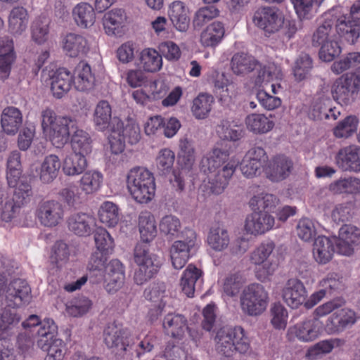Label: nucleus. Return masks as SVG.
<instances>
[{"instance_id": "obj_1", "label": "nucleus", "mask_w": 360, "mask_h": 360, "mask_svg": "<svg viewBox=\"0 0 360 360\" xmlns=\"http://www.w3.org/2000/svg\"><path fill=\"white\" fill-rule=\"evenodd\" d=\"M139 229L143 243H139L134 250V260L138 266L134 279L137 285H143L151 279L159 271L160 263L158 257L150 252L148 243L156 236L155 219L148 211L141 212L138 218Z\"/></svg>"}, {"instance_id": "obj_2", "label": "nucleus", "mask_w": 360, "mask_h": 360, "mask_svg": "<svg viewBox=\"0 0 360 360\" xmlns=\"http://www.w3.org/2000/svg\"><path fill=\"white\" fill-rule=\"evenodd\" d=\"M345 304V300L342 297H336L319 305L314 311L313 319H306L288 328V340L293 341L297 338L303 342L314 341L319 337L322 328V323L319 318L330 314Z\"/></svg>"}, {"instance_id": "obj_3", "label": "nucleus", "mask_w": 360, "mask_h": 360, "mask_svg": "<svg viewBox=\"0 0 360 360\" xmlns=\"http://www.w3.org/2000/svg\"><path fill=\"white\" fill-rule=\"evenodd\" d=\"M217 352L226 357L236 353L245 354L250 352V340L241 326L222 327L214 337Z\"/></svg>"}, {"instance_id": "obj_4", "label": "nucleus", "mask_w": 360, "mask_h": 360, "mask_svg": "<svg viewBox=\"0 0 360 360\" xmlns=\"http://www.w3.org/2000/svg\"><path fill=\"white\" fill-rule=\"evenodd\" d=\"M127 188L136 202L146 203L150 201L155 191L153 173L142 167L132 168L127 175Z\"/></svg>"}, {"instance_id": "obj_5", "label": "nucleus", "mask_w": 360, "mask_h": 360, "mask_svg": "<svg viewBox=\"0 0 360 360\" xmlns=\"http://www.w3.org/2000/svg\"><path fill=\"white\" fill-rule=\"evenodd\" d=\"M274 248L273 242L262 243L250 254V262L255 266V277L261 282L270 281L278 269L277 262L271 258Z\"/></svg>"}, {"instance_id": "obj_6", "label": "nucleus", "mask_w": 360, "mask_h": 360, "mask_svg": "<svg viewBox=\"0 0 360 360\" xmlns=\"http://www.w3.org/2000/svg\"><path fill=\"white\" fill-rule=\"evenodd\" d=\"M141 139L139 125L133 121H129L124 126L122 120L114 117L111 127V133L108 137L110 150L114 154L121 153L125 147V142L133 145Z\"/></svg>"}, {"instance_id": "obj_7", "label": "nucleus", "mask_w": 360, "mask_h": 360, "mask_svg": "<svg viewBox=\"0 0 360 360\" xmlns=\"http://www.w3.org/2000/svg\"><path fill=\"white\" fill-rule=\"evenodd\" d=\"M32 195L31 186L27 183H21L11 198L6 197L5 192L0 188V219L11 221L20 213L21 207L30 200Z\"/></svg>"}, {"instance_id": "obj_8", "label": "nucleus", "mask_w": 360, "mask_h": 360, "mask_svg": "<svg viewBox=\"0 0 360 360\" xmlns=\"http://www.w3.org/2000/svg\"><path fill=\"white\" fill-rule=\"evenodd\" d=\"M359 89L360 68L338 78L332 85L331 94L339 104L347 106L354 102Z\"/></svg>"}, {"instance_id": "obj_9", "label": "nucleus", "mask_w": 360, "mask_h": 360, "mask_svg": "<svg viewBox=\"0 0 360 360\" xmlns=\"http://www.w3.org/2000/svg\"><path fill=\"white\" fill-rule=\"evenodd\" d=\"M268 302V292L259 283L249 285L244 289L240 297L242 311L251 316L262 314L266 310Z\"/></svg>"}, {"instance_id": "obj_10", "label": "nucleus", "mask_w": 360, "mask_h": 360, "mask_svg": "<svg viewBox=\"0 0 360 360\" xmlns=\"http://www.w3.org/2000/svg\"><path fill=\"white\" fill-rule=\"evenodd\" d=\"M105 344L118 355L131 352L134 342L127 328L115 323L108 324L103 331Z\"/></svg>"}, {"instance_id": "obj_11", "label": "nucleus", "mask_w": 360, "mask_h": 360, "mask_svg": "<svg viewBox=\"0 0 360 360\" xmlns=\"http://www.w3.org/2000/svg\"><path fill=\"white\" fill-rule=\"evenodd\" d=\"M185 236L174 241L169 250L172 266L182 269L188 262L191 250L197 245V234L194 230H186Z\"/></svg>"}, {"instance_id": "obj_12", "label": "nucleus", "mask_w": 360, "mask_h": 360, "mask_svg": "<svg viewBox=\"0 0 360 360\" xmlns=\"http://www.w3.org/2000/svg\"><path fill=\"white\" fill-rule=\"evenodd\" d=\"M42 79L51 86L53 96L62 98L71 88L73 77L66 68H61L56 70L45 69L41 72Z\"/></svg>"}, {"instance_id": "obj_13", "label": "nucleus", "mask_w": 360, "mask_h": 360, "mask_svg": "<svg viewBox=\"0 0 360 360\" xmlns=\"http://www.w3.org/2000/svg\"><path fill=\"white\" fill-rule=\"evenodd\" d=\"M342 307L333 311V314L326 319L323 328L328 335L339 334L356 323V313Z\"/></svg>"}, {"instance_id": "obj_14", "label": "nucleus", "mask_w": 360, "mask_h": 360, "mask_svg": "<svg viewBox=\"0 0 360 360\" xmlns=\"http://www.w3.org/2000/svg\"><path fill=\"white\" fill-rule=\"evenodd\" d=\"M35 215L42 226L53 227L62 221L64 210L63 205L56 200H44L38 204Z\"/></svg>"}, {"instance_id": "obj_15", "label": "nucleus", "mask_w": 360, "mask_h": 360, "mask_svg": "<svg viewBox=\"0 0 360 360\" xmlns=\"http://www.w3.org/2000/svg\"><path fill=\"white\" fill-rule=\"evenodd\" d=\"M253 22L266 32L275 33L283 25L284 18L276 8L263 7L255 13Z\"/></svg>"}, {"instance_id": "obj_16", "label": "nucleus", "mask_w": 360, "mask_h": 360, "mask_svg": "<svg viewBox=\"0 0 360 360\" xmlns=\"http://www.w3.org/2000/svg\"><path fill=\"white\" fill-rule=\"evenodd\" d=\"M266 160L267 155L264 148L259 146L253 147L243 157L240 169L245 176L252 178L261 173Z\"/></svg>"}, {"instance_id": "obj_17", "label": "nucleus", "mask_w": 360, "mask_h": 360, "mask_svg": "<svg viewBox=\"0 0 360 360\" xmlns=\"http://www.w3.org/2000/svg\"><path fill=\"white\" fill-rule=\"evenodd\" d=\"M31 289L27 283L18 278L11 281L6 292V303L8 307L15 308L28 304L30 301Z\"/></svg>"}, {"instance_id": "obj_18", "label": "nucleus", "mask_w": 360, "mask_h": 360, "mask_svg": "<svg viewBox=\"0 0 360 360\" xmlns=\"http://www.w3.org/2000/svg\"><path fill=\"white\" fill-rule=\"evenodd\" d=\"M281 295L284 302L288 307L297 309L304 303L307 292L301 281L297 278H290L285 283Z\"/></svg>"}, {"instance_id": "obj_19", "label": "nucleus", "mask_w": 360, "mask_h": 360, "mask_svg": "<svg viewBox=\"0 0 360 360\" xmlns=\"http://www.w3.org/2000/svg\"><path fill=\"white\" fill-rule=\"evenodd\" d=\"M77 122L68 117H60L56 124L45 133L56 148L63 147L69 140L70 135L76 129Z\"/></svg>"}, {"instance_id": "obj_20", "label": "nucleus", "mask_w": 360, "mask_h": 360, "mask_svg": "<svg viewBox=\"0 0 360 360\" xmlns=\"http://www.w3.org/2000/svg\"><path fill=\"white\" fill-rule=\"evenodd\" d=\"M274 224V217L267 211L253 212L245 219V230L248 234L258 236L270 231Z\"/></svg>"}, {"instance_id": "obj_21", "label": "nucleus", "mask_w": 360, "mask_h": 360, "mask_svg": "<svg viewBox=\"0 0 360 360\" xmlns=\"http://www.w3.org/2000/svg\"><path fill=\"white\" fill-rule=\"evenodd\" d=\"M70 231L79 236H90L96 226V219L87 212H76L71 214L67 221Z\"/></svg>"}, {"instance_id": "obj_22", "label": "nucleus", "mask_w": 360, "mask_h": 360, "mask_svg": "<svg viewBox=\"0 0 360 360\" xmlns=\"http://www.w3.org/2000/svg\"><path fill=\"white\" fill-rule=\"evenodd\" d=\"M236 164L230 161L215 172H209L207 175L210 188L212 193H221L228 186L231 178L235 172Z\"/></svg>"}, {"instance_id": "obj_23", "label": "nucleus", "mask_w": 360, "mask_h": 360, "mask_svg": "<svg viewBox=\"0 0 360 360\" xmlns=\"http://www.w3.org/2000/svg\"><path fill=\"white\" fill-rule=\"evenodd\" d=\"M336 162L345 171L360 172V146L351 145L340 149Z\"/></svg>"}, {"instance_id": "obj_24", "label": "nucleus", "mask_w": 360, "mask_h": 360, "mask_svg": "<svg viewBox=\"0 0 360 360\" xmlns=\"http://www.w3.org/2000/svg\"><path fill=\"white\" fill-rule=\"evenodd\" d=\"M16 58L13 40L8 36L0 38V77H8Z\"/></svg>"}, {"instance_id": "obj_25", "label": "nucleus", "mask_w": 360, "mask_h": 360, "mask_svg": "<svg viewBox=\"0 0 360 360\" xmlns=\"http://www.w3.org/2000/svg\"><path fill=\"white\" fill-rule=\"evenodd\" d=\"M291 158L284 155H278L272 158L267 168L269 178L273 181H280L286 179L293 169Z\"/></svg>"}, {"instance_id": "obj_26", "label": "nucleus", "mask_w": 360, "mask_h": 360, "mask_svg": "<svg viewBox=\"0 0 360 360\" xmlns=\"http://www.w3.org/2000/svg\"><path fill=\"white\" fill-rule=\"evenodd\" d=\"M260 63L255 58L244 52L235 53L231 60V70L237 76H245L255 70L258 73Z\"/></svg>"}, {"instance_id": "obj_27", "label": "nucleus", "mask_w": 360, "mask_h": 360, "mask_svg": "<svg viewBox=\"0 0 360 360\" xmlns=\"http://www.w3.org/2000/svg\"><path fill=\"white\" fill-rule=\"evenodd\" d=\"M330 99L327 87H322L314 98L309 110V117L314 120L329 119V112H333V108L329 106Z\"/></svg>"}, {"instance_id": "obj_28", "label": "nucleus", "mask_w": 360, "mask_h": 360, "mask_svg": "<svg viewBox=\"0 0 360 360\" xmlns=\"http://www.w3.org/2000/svg\"><path fill=\"white\" fill-rule=\"evenodd\" d=\"M159 229L168 240L184 237L186 230H193L188 227H183L179 218L173 214H166L161 218Z\"/></svg>"}, {"instance_id": "obj_29", "label": "nucleus", "mask_w": 360, "mask_h": 360, "mask_svg": "<svg viewBox=\"0 0 360 360\" xmlns=\"http://www.w3.org/2000/svg\"><path fill=\"white\" fill-rule=\"evenodd\" d=\"M20 321L21 316L14 308L7 306L0 310V334L5 340L18 332Z\"/></svg>"}, {"instance_id": "obj_30", "label": "nucleus", "mask_w": 360, "mask_h": 360, "mask_svg": "<svg viewBox=\"0 0 360 360\" xmlns=\"http://www.w3.org/2000/svg\"><path fill=\"white\" fill-rule=\"evenodd\" d=\"M63 49L66 55L75 58L84 56L89 50L87 40L81 34H68L63 41Z\"/></svg>"}, {"instance_id": "obj_31", "label": "nucleus", "mask_w": 360, "mask_h": 360, "mask_svg": "<svg viewBox=\"0 0 360 360\" xmlns=\"http://www.w3.org/2000/svg\"><path fill=\"white\" fill-rule=\"evenodd\" d=\"M331 19L334 20L336 32L340 37L352 44L356 42L360 36V28L349 16L342 15L338 19Z\"/></svg>"}, {"instance_id": "obj_32", "label": "nucleus", "mask_w": 360, "mask_h": 360, "mask_svg": "<svg viewBox=\"0 0 360 360\" xmlns=\"http://www.w3.org/2000/svg\"><path fill=\"white\" fill-rule=\"evenodd\" d=\"M112 108L109 102L105 100L100 101L96 105L93 122L96 130L104 131L107 129L111 131L112 124Z\"/></svg>"}, {"instance_id": "obj_33", "label": "nucleus", "mask_w": 360, "mask_h": 360, "mask_svg": "<svg viewBox=\"0 0 360 360\" xmlns=\"http://www.w3.org/2000/svg\"><path fill=\"white\" fill-rule=\"evenodd\" d=\"M95 77L90 65L85 61H80L76 66L74 72L73 84L80 91H86L93 89Z\"/></svg>"}, {"instance_id": "obj_34", "label": "nucleus", "mask_w": 360, "mask_h": 360, "mask_svg": "<svg viewBox=\"0 0 360 360\" xmlns=\"http://www.w3.org/2000/svg\"><path fill=\"white\" fill-rule=\"evenodd\" d=\"M202 272L195 265L190 264L184 270L181 278L180 285L182 291L186 296L191 297L194 295L196 286H200Z\"/></svg>"}, {"instance_id": "obj_35", "label": "nucleus", "mask_w": 360, "mask_h": 360, "mask_svg": "<svg viewBox=\"0 0 360 360\" xmlns=\"http://www.w3.org/2000/svg\"><path fill=\"white\" fill-rule=\"evenodd\" d=\"M22 123L21 111L13 106L5 108L1 116V124L4 131L8 135H15Z\"/></svg>"}, {"instance_id": "obj_36", "label": "nucleus", "mask_w": 360, "mask_h": 360, "mask_svg": "<svg viewBox=\"0 0 360 360\" xmlns=\"http://www.w3.org/2000/svg\"><path fill=\"white\" fill-rule=\"evenodd\" d=\"M29 14L22 6H15L8 15V30L14 36L22 35L27 28Z\"/></svg>"}, {"instance_id": "obj_37", "label": "nucleus", "mask_w": 360, "mask_h": 360, "mask_svg": "<svg viewBox=\"0 0 360 360\" xmlns=\"http://www.w3.org/2000/svg\"><path fill=\"white\" fill-rule=\"evenodd\" d=\"M127 20L124 10L115 8L105 13L103 17V25L108 35H117L121 33V29Z\"/></svg>"}, {"instance_id": "obj_38", "label": "nucleus", "mask_w": 360, "mask_h": 360, "mask_svg": "<svg viewBox=\"0 0 360 360\" xmlns=\"http://www.w3.org/2000/svg\"><path fill=\"white\" fill-rule=\"evenodd\" d=\"M334 243L326 236H319L315 239L313 245V256L316 262L326 264L333 256Z\"/></svg>"}, {"instance_id": "obj_39", "label": "nucleus", "mask_w": 360, "mask_h": 360, "mask_svg": "<svg viewBox=\"0 0 360 360\" xmlns=\"http://www.w3.org/2000/svg\"><path fill=\"white\" fill-rule=\"evenodd\" d=\"M162 326L167 334L181 339L187 329V319L181 314H168L164 318Z\"/></svg>"}, {"instance_id": "obj_40", "label": "nucleus", "mask_w": 360, "mask_h": 360, "mask_svg": "<svg viewBox=\"0 0 360 360\" xmlns=\"http://www.w3.org/2000/svg\"><path fill=\"white\" fill-rule=\"evenodd\" d=\"M57 326L51 319H45L41 323V327L37 330V345L43 351L47 350L48 347L56 338Z\"/></svg>"}, {"instance_id": "obj_41", "label": "nucleus", "mask_w": 360, "mask_h": 360, "mask_svg": "<svg viewBox=\"0 0 360 360\" xmlns=\"http://www.w3.org/2000/svg\"><path fill=\"white\" fill-rule=\"evenodd\" d=\"M72 17L77 25L82 28L91 27L96 20L93 6L85 2L77 4L72 10Z\"/></svg>"}, {"instance_id": "obj_42", "label": "nucleus", "mask_w": 360, "mask_h": 360, "mask_svg": "<svg viewBox=\"0 0 360 360\" xmlns=\"http://www.w3.org/2000/svg\"><path fill=\"white\" fill-rule=\"evenodd\" d=\"M168 13L172 24L177 30L185 32L188 30L190 20L188 16V11L183 2L176 1L172 3Z\"/></svg>"}, {"instance_id": "obj_43", "label": "nucleus", "mask_w": 360, "mask_h": 360, "mask_svg": "<svg viewBox=\"0 0 360 360\" xmlns=\"http://www.w3.org/2000/svg\"><path fill=\"white\" fill-rule=\"evenodd\" d=\"M245 124L247 129L256 134L268 133L274 128L275 124L271 117L257 113L248 115L245 118Z\"/></svg>"}, {"instance_id": "obj_44", "label": "nucleus", "mask_w": 360, "mask_h": 360, "mask_svg": "<svg viewBox=\"0 0 360 360\" xmlns=\"http://www.w3.org/2000/svg\"><path fill=\"white\" fill-rule=\"evenodd\" d=\"M61 162L56 155H49L45 157L41 164L39 176L44 184L52 182L58 176Z\"/></svg>"}, {"instance_id": "obj_45", "label": "nucleus", "mask_w": 360, "mask_h": 360, "mask_svg": "<svg viewBox=\"0 0 360 360\" xmlns=\"http://www.w3.org/2000/svg\"><path fill=\"white\" fill-rule=\"evenodd\" d=\"M139 62L140 67L148 72H158L162 67V55L152 48H146L141 51Z\"/></svg>"}, {"instance_id": "obj_46", "label": "nucleus", "mask_w": 360, "mask_h": 360, "mask_svg": "<svg viewBox=\"0 0 360 360\" xmlns=\"http://www.w3.org/2000/svg\"><path fill=\"white\" fill-rule=\"evenodd\" d=\"M91 139L89 134L77 127L73 130L71 138V147L72 153L86 156L91 152Z\"/></svg>"}, {"instance_id": "obj_47", "label": "nucleus", "mask_w": 360, "mask_h": 360, "mask_svg": "<svg viewBox=\"0 0 360 360\" xmlns=\"http://www.w3.org/2000/svg\"><path fill=\"white\" fill-rule=\"evenodd\" d=\"M224 34V25L221 22L216 21L207 26L201 33L200 42L203 46L213 47L221 41Z\"/></svg>"}, {"instance_id": "obj_48", "label": "nucleus", "mask_w": 360, "mask_h": 360, "mask_svg": "<svg viewBox=\"0 0 360 360\" xmlns=\"http://www.w3.org/2000/svg\"><path fill=\"white\" fill-rule=\"evenodd\" d=\"M86 167L87 161L85 156L75 153L67 155L63 162V171L68 176L79 175Z\"/></svg>"}, {"instance_id": "obj_49", "label": "nucleus", "mask_w": 360, "mask_h": 360, "mask_svg": "<svg viewBox=\"0 0 360 360\" xmlns=\"http://www.w3.org/2000/svg\"><path fill=\"white\" fill-rule=\"evenodd\" d=\"M20 175V153L18 150H13L9 154L6 163V179L8 186L15 187Z\"/></svg>"}, {"instance_id": "obj_50", "label": "nucleus", "mask_w": 360, "mask_h": 360, "mask_svg": "<svg viewBox=\"0 0 360 360\" xmlns=\"http://www.w3.org/2000/svg\"><path fill=\"white\" fill-rule=\"evenodd\" d=\"M207 243L210 247L215 251L224 250L230 243L227 230L221 226L211 228L207 236Z\"/></svg>"}, {"instance_id": "obj_51", "label": "nucleus", "mask_w": 360, "mask_h": 360, "mask_svg": "<svg viewBox=\"0 0 360 360\" xmlns=\"http://www.w3.org/2000/svg\"><path fill=\"white\" fill-rule=\"evenodd\" d=\"M103 174L96 170H89L84 172L79 180L81 190L85 194H92L96 192L103 182Z\"/></svg>"}, {"instance_id": "obj_52", "label": "nucleus", "mask_w": 360, "mask_h": 360, "mask_svg": "<svg viewBox=\"0 0 360 360\" xmlns=\"http://www.w3.org/2000/svg\"><path fill=\"white\" fill-rule=\"evenodd\" d=\"M329 190L335 194L359 193L360 179L352 176L340 179L329 185Z\"/></svg>"}, {"instance_id": "obj_53", "label": "nucleus", "mask_w": 360, "mask_h": 360, "mask_svg": "<svg viewBox=\"0 0 360 360\" xmlns=\"http://www.w3.org/2000/svg\"><path fill=\"white\" fill-rule=\"evenodd\" d=\"M334 20L326 17L324 22L318 27L312 35L311 42L314 46H321L334 38Z\"/></svg>"}, {"instance_id": "obj_54", "label": "nucleus", "mask_w": 360, "mask_h": 360, "mask_svg": "<svg viewBox=\"0 0 360 360\" xmlns=\"http://www.w3.org/2000/svg\"><path fill=\"white\" fill-rule=\"evenodd\" d=\"M283 77L282 69L279 65L272 63L266 67L260 63L257 75L255 79V84L261 85L264 81L281 82Z\"/></svg>"}, {"instance_id": "obj_55", "label": "nucleus", "mask_w": 360, "mask_h": 360, "mask_svg": "<svg viewBox=\"0 0 360 360\" xmlns=\"http://www.w3.org/2000/svg\"><path fill=\"white\" fill-rule=\"evenodd\" d=\"M214 103L212 96L207 94H199L193 101L191 108L193 115L197 119H204L207 117Z\"/></svg>"}, {"instance_id": "obj_56", "label": "nucleus", "mask_w": 360, "mask_h": 360, "mask_svg": "<svg viewBox=\"0 0 360 360\" xmlns=\"http://www.w3.org/2000/svg\"><path fill=\"white\" fill-rule=\"evenodd\" d=\"M101 222L108 226L113 227L119 221V209L117 205L112 202H104L98 210Z\"/></svg>"}, {"instance_id": "obj_57", "label": "nucleus", "mask_w": 360, "mask_h": 360, "mask_svg": "<svg viewBox=\"0 0 360 360\" xmlns=\"http://www.w3.org/2000/svg\"><path fill=\"white\" fill-rule=\"evenodd\" d=\"M179 147V162L186 168L191 167L195 160V151L192 141L187 138L181 139Z\"/></svg>"}, {"instance_id": "obj_58", "label": "nucleus", "mask_w": 360, "mask_h": 360, "mask_svg": "<svg viewBox=\"0 0 360 360\" xmlns=\"http://www.w3.org/2000/svg\"><path fill=\"white\" fill-rule=\"evenodd\" d=\"M50 20L45 16L37 18L31 25L32 39L39 44L44 43L48 39Z\"/></svg>"}, {"instance_id": "obj_59", "label": "nucleus", "mask_w": 360, "mask_h": 360, "mask_svg": "<svg viewBox=\"0 0 360 360\" xmlns=\"http://www.w3.org/2000/svg\"><path fill=\"white\" fill-rule=\"evenodd\" d=\"M270 323L276 330H284L288 323V312L281 303H274L270 308Z\"/></svg>"}, {"instance_id": "obj_60", "label": "nucleus", "mask_w": 360, "mask_h": 360, "mask_svg": "<svg viewBox=\"0 0 360 360\" xmlns=\"http://www.w3.org/2000/svg\"><path fill=\"white\" fill-rule=\"evenodd\" d=\"M216 131L219 138L226 141H237L243 136V131L228 120H222Z\"/></svg>"}, {"instance_id": "obj_61", "label": "nucleus", "mask_w": 360, "mask_h": 360, "mask_svg": "<svg viewBox=\"0 0 360 360\" xmlns=\"http://www.w3.org/2000/svg\"><path fill=\"white\" fill-rule=\"evenodd\" d=\"M166 285L164 283H154L144 291L147 300L157 304L159 309L165 307L163 298L165 297Z\"/></svg>"}, {"instance_id": "obj_62", "label": "nucleus", "mask_w": 360, "mask_h": 360, "mask_svg": "<svg viewBox=\"0 0 360 360\" xmlns=\"http://www.w3.org/2000/svg\"><path fill=\"white\" fill-rule=\"evenodd\" d=\"M358 123L359 120L356 116L349 115L334 128V135L337 138H347L356 130Z\"/></svg>"}, {"instance_id": "obj_63", "label": "nucleus", "mask_w": 360, "mask_h": 360, "mask_svg": "<svg viewBox=\"0 0 360 360\" xmlns=\"http://www.w3.org/2000/svg\"><path fill=\"white\" fill-rule=\"evenodd\" d=\"M219 11L214 5H210L199 8L195 13L193 24L195 28H200L205 24L217 17Z\"/></svg>"}, {"instance_id": "obj_64", "label": "nucleus", "mask_w": 360, "mask_h": 360, "mask_svg": "<svg viewBox=\"0 0 360 360\" xmlns=\"http://www.w3.org/2000/svg\"><path fill=\"white\" fill-rule=\"evenodd\" d=\"M312 68V60L308 54L302 53L295 62L293 73L295 79L302 81L304 79Z\"/></svg>"}]
</instances>
